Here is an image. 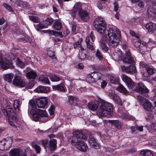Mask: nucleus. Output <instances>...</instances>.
Returning a JSON list of instances; mask_svg holds the SVG:
<instances>
[{"label":"nucleus","instance_id":"obj_1","mask_svg":"<svg viewBox=\"0 0 156 156\" xmlns=\"http://www.w3.org/2000/svg\"><path fill=\"white\" fill-rule=\"evenodd\" d=\"M107 24L104 18L98 17L96 18L94 22V26L97 31L102 37V40L100 41V47L102 49L105 51L108 50V48L106 44V37L107 35L108 37V44L111 47L116 46L119 43V39L116 35V32L119 31L118 29L113 30L110 28L107 30V34H105Z\"/></svg>","mask_w":156,"mask_h":156},{"label":"nucleus","instance_id":"obj_2","mask_svg":"<svg viewBox=\"0 0 156 156\" xmlns=\"http://www.w3.org/2000/svg\"><path fill=\"white\" fill-rule=\"evenodd\" d=\"M87 106L88 108L92 111L98 109L97 115L99 117L104 116L110 117L113 115L112 105L105 101L102 100L99 103L97 100H94L89 103Z\"/></svg>","mask_w":156,"mask_h":156},{"label":"nucleus","instance_id":"obj_3","mask_svg":"<svg viewBox=\"0 0 156 156\" xmlns=\"http://www.w3.org/2000/svg\"><path fill=\"white\" fill-rule=\"evenodd\" d=\"M73 137L68 140L69 142L75 146L77 149L83 152L86 151L88 147L84 141L81 140L85 137L84 136H83L81 131L75 130L73 132Z\"/></svg>","mask_w":156,"mask_h":156},{"label":"nucleus","instance_id":"obj_4","mask_svg":"<svg viewBox=\"0 0 156 156\" xmlns=\"http://www.w3.org/2000/svg\"><path fill=\"white\" fill-rule=\"evenodd\" d=\"M71 14V16L74 18L77 13L80 19L83 20L87 21L89 20V13L88 11L82 8V4L80 2L76 3L73 6L72 10L68 11Z\"/></svg>","mask_w":156,"mask_h":156},{"label":"nucleus","instance_id":"obj_5","mask_svg":"<svg viewBox=\"0 0 156 156\" xmlns=\"http://www.w3.org/2000/svg\"><path fill=\"white\" fill-rule=\"evenodd\" d=\"M30 114L32 115L33 119L37 121L39 119L44 122L48 120L49 118L47 112L44 110L37 109L36 111L31 110Z\"/></svg>","mask_w":156,"mask_h":156},{"label":"nucleus","instance_id":"obj_6","mask_svg":"<svg viewBox=\"0 0 156 156\" xmlns=\"http://www.w3.org/2000/svg\"><path fill=\"white\" fill-rule=\"evenodd\" d=\"M2 111L8 118V122L9 124L13 128H16V126L13 123V122L10 120L11 119L13 121L16 122L17 120V118L16 115L14 112L11 106L9 105L5 107V109L3 108Z\"/></svg>","mask_w":156,"mask_h":156},{"label":"nucleus","instance_id":"obj_7","mask_svg":"<svg viewBox=\"0 0 156 156\" xmlns=\"http://www.w3.org/2000/svg\"><path fill=\"white\" fill-rule=\"evenodd\" d=\"M10 59L4 58L2 55L0 54V66L1 68L3 69H7L9 68L12 69L14 68L12 60L14 59L12 57H10Z\"/></svg>","mask_w":156,"mask_h":156},{"label":"nucleus","instance_id":"obj_8","mask_svg":"<svg viewBox=\"0 0 156 156\" xmlns=\"http://www.w3.org/2000/svg\"><path fill=\"white\" fill-rule=\"evenodd\" d=\"M137 98L138 100L140 101V105L146 110L150 111L153 108V106L148 100L140 95H138Z\"/></svg>","mask_w":156,"mask_h":156},{"label":"nucleus","instance_id":"obj_9","mask_svg":"<svg viewBox=\"0 0 156 156\" xmlns=\"http://www.w3.org/2000/svg\"><path fill=\"white\" fill-rule=\"evenodd\" d=\"M12 140L11 137H7L0 141V150L3 151L10 148Z\"/></svg>","mask_w":156,"mask_h":156},{"label":"nucleus","instance_id":"obj_10","mask_svg":"<svg viewBox=\"0 0 156 156\" xmlns=\"http://www.w3.org/2000/svg\"><path fill=\"white\" fill-rule=\"evenodd\" d=\"M130 34L131 36L133 37V45L136 48H139V47H140L141 48V44L143 45L144 42L141 41L140 38V36L133 31H130Z\"/></svg>","mask_w":156,"mask_h":156},{"label":"nucleus","instance_id":"obj_11","mask_svg":"<svg viewBox=\"0 0 156 156\" xmlns=\"http://www.w3.org/2000/svg\"><path fill=\"white\" fill-rule=\"evenodd\" d=\"M95 39V37L94 34L92 32L88 35L86 37L85 41L87 47L91 50L94 49V44L91 42H94Z\"/></svg>","mask_w":156,"mask_h":156},{"label":"nucleus","instance_id":"obj_12","mask_svg":"<svg viewBox=\"0 0 156 156\" xmlns=\"http://www.w3.org/2000/svg\"><path fill=\"white\" fill-rule=\"evenodd\" d=\"M122 80L126 83V85L129 89L134 90L136 85L135 83L133 82L130 78L125 75H122L121 76Z\"/></svg>","mask_w":156,"mask_h":156},{"label":"nucleus","instance_id":"obj_13","mask_svg":"<svg viewBox=\"0 0 156 156\" xmlns=\"http://www.w3.org/2000/svg\"><path fill=\"white\" fill-rule=\"evenodd\" d=\"M9 156H27V154L20 148H13L9 151Z\"/></svg>","mask_w":156,"mask_h":156},{"label":"nucleus","instance_id":"obj_14","mask_svg":"<svg viewBox=\"0 0 156 156\" xmlns=\"http://www.w3.org/2000/svg\"><path fill=\"white\" fill-rule=\"evenodd\" d=\"M121 67L122 71L124 72L131 74H135L137 72L136 67L133 65H130L128 66H122Z\"/></svg>","mask_w":156,"mask_h":156},{"label":"nucleus","instance_id":"obj_15","mask_svg":"<svg viewBox=\"0 0 156 156\" xmlns=\"http://www.w3.org/2000/svg\"><path fill=\"white\" fill-rule=\"evenodd\" d=\"M134 90L141 94H143L144 93H147L149 91L148 89L141 83H139L136 85Z\"/></svg>","mask_w":156,"mask_h":156},{"label":"nucleus","instance_id":"obj_16","mask_svg":"<svg viewBox=\"0 0 156 156\" xmlns=\"http://www.w3.org/2000/svg\"><path fill=\"white\" fill-rule=\"evenodd\" d=\"M148 33L152 34L156 30V24L152 22H149L143 26Z\"/></svg>","mask_w":156,"mask_h":156},{"label":"nucleus","instance_id":"obj_17","mask_svg":"<svg viewBox=\"0 0 156 156\" xmlns=\"http://www.w3.org/2000/svg\"><path fill=\"white\" fill-rule=\"evenodd\" d=\"M13 84L16 86L23 87L25 85V83L24 80L21 79L20 76L16 75L13 81Z\"/></svg>","mask_w":156,"mask_h":156},{"label":"nucleus","instance_id":"obj_18","mask_svg":"<svg viewBox=\"0 0 156 156\" xmlns=\"http://www.w3.org/2000/svg\"><path fill=\"white\" fill-rule=\"evenodd\" d=\"M48 100L46 97H41L36 101L37 106L39 108H44L47 105Z\"/></svg>","mask_w":156,"mask_h":156},{"label":"nucleus","instance_id":"obj_19","mask_svg":"<svg viewBox=\"0 0 156 156\" xmlns=\"http://www.w3.org/2000/svg\"><path fill=\"white\" fill-rule=\"evenodd\" d=\"M26 77L30 79H34L37 76L36 73L33 70L27 68L26 69Z\"/></svg>","mask_w":156,"mask_h":156},{"label":"nucleus","instance_id":"obj_20","mask_svg":"<svg viewBox=\"0 0 156 156\" xmlns=\"http://www.w3.org/2000/svg\"><path fill=\"white\" fill-rule=\"evenodd\" d=\"M126 57L123 59V61L125 62L132 64L134 62L133 58L131 56L129 50H128L125 53Z\"/></svg>","mask_w":156,"mask_h":156},{"label":"nucleus","instance_id":"obj_21","mask_svg":"<svg viewBox=\"0 0 156 156\" xmlns=\"http://www.w3.org/2000/svg\"><path fill=\"white\" fill-rule=\"evenodd\" d=\"M108 96L110 98L113 100L115 103L118 104H122V101L119 97L116 94L113 92L109 93Z\"/></svg>","mask_w":156,"mask_h":156},{"label":"nucleus","instance_id":"obj_22","mask_svg":"<svg viewBox=\"0 0 156 156\" xmlns=\"http://www.w3.org/2000/svg\"><path fill=\"white\" fill-rule=\"evenodd\" d=\"M49 90L50 89L48 87L42 86L38 87L35 89V91L38 93H47Z\"/></svg>","mask_w":156,"mask_h":156},{"label":"nucleus","instance_id":"obj_23","mask_svg":"<svg viewBox=\"0 0 156 156\" xmlns=\"http://www.w3.org/2000/svg\"><path fill=\"white\" fill-rule=\"evenodd\" d=\"M88 142L91 146L95 148H97L100 146L99 144L95 139L94 137L91 136H89Z\"/></svg>","mask_w":156,"mask_h":156},{"label":"nucleus","instance_id":"obj_24","mask_svg":"<svg viewBox=\"0 0 156 156\" xmlns=\"http://www.w3.org/2000/svg\"><path fill=\"white\" fill-rule=\"evenodd\" d=\"M109 78L112 83L114 84H119V79L118 76L112 75H110Z\"/></svg>","mask_w":156,"mask_h":156},{"label":"nucleus","instance_id":"obj_25","mask_svg":"<svg viewBox=\"0 0 156 156\" xmlns=\"http://www.w3.org/2000/svg\"><path fill=\"white\" fill-rule=\"evenodd\" d=\"M52 88L54 90H56L59 91H65L66 89L64 84L62 83L57 85L53 86Z\"/></svg>","mask_w":156,"mask_h":156},{"label":"nucleus","instance_id":"obj_26","mask_svg":"<svg viewBox=\"0 0 156 156\" xmlns=\"http://www.w3.org/2000/svg\"><path fill=\"white\" fill-rule=\"evenodd\" d=\"M21 104V103L18 100H16L14 101L13 105V107L16 112L19 114L20 112L19 107Z\"/></svg>","mask_w":156,"mask_h":156},{"label":"nucleus","instance_id":"obj_27","mask_svg":"<svg viewBox=\"0 0 156 156\" xmlns=\"http://www.w3.org/2000/svg\"><path fill=\"white\" fill-rule=\"evenodd\" d=\"M45 33L48 34L50 35H54L56 36H57L60 38L62 37V33L58 32L53 31L50 30H45Z\"/></svg>","mask_w":156,"mask_h":156},{"label":"nucleus","instance_id":"obj_28","mask_svg":"<svg viewBox=\"0 0 156 156\" xmlns=\"http://www.w3.org/2000/svg\"><path fill=\"white\" fill-rule=\"evenodd\" d=\"M119 115L123 119H129L132 118V117L129 115L126 111H125L122 112L120 111V112H119Z\"/></svg>","mask_w":156,"mask_h":156},{"label":"nucleus","instance_id":"obj_29","mask_svg":"<svg viewBox=\"0 0 156 156\" xmlns=\"http://www.w3.org/2000/svg\"><path fill=\"white\" fill-rule=\"evenodd\" d=\"M49 148L51 151H54L56 147L57 141L54 139H51L49 142Z\"/></svg>","mask_w":156,"mask_h":156},{"label":"nucleus","instance_id":"obj_30","mask_svg":"<svg viewBox=\"0 0 156 156\" xmlns=\"http://www.w3.org/2000/svg\"><path fill=\"white\" fill-rule=\"evenodd\" d=\"M140 156H154V155L151 150H143L140 151Z\"/></svg>","mask_w":156,"mask_h":156},{"label":"nucleus","instance_id":"obj_31","mask_svg":"<svg viewBox=\"0 0 156 156\" xmlns=\"http://www.w3.org/2000/svg\"><path fill=\"white\" fill-rule=\"evenodd\" d=\"M147 14L148 17L150 16L153 18L156 15V10L151 8H149L147 9Z\"/></svg>","mask_w":156,"mask_h":156},{"label":"nucleus","instance_id":"obj_32","mask_svg":"<svg viewBox=\"0 0 156 156\" xmlns=\"http://www.w3.org/2000/svg\"><path fill=\"white\" fill-rule=\"evenodd\" d=\"M37 31L39 30L40 29L47 28L48 27V24L45 23H39L38 24L34 25Z\"/></svg>","mask_w":156,"mask_h":156},{"label":"nucleus","instance_id":"obj_33","mask_svg":"<svg viewBox=\"0 0 156 156\" xmlns=\"http://www.w3.org/2000/svg\"><path fill=\"white\" fill-rule=\"evenodd\" d=\"M116 90L119 92L125 94H127L128 93L126 89L121 84H119V86L117 88Z\"/></svg>","mask_w":156,"mask_h":156},{"label":"nucleus","instance_id":"obj_34","mask_svg":"<svg viewBox=\"0 0 156 156\" xmlns=\"http://www.w3.org/2000/svg\"><path fill=\"white\" fill-rule=\"evenodd\" d=\"M84 51L83 48L82 49V50H81V51H80L79 54V57L81 61H83L86 58L87 56Z\"/></svg>","mask_w":156,"mask_h":156},{"label":"nucleus","instance_id":"obj_35","mask_svg":"<svg viewBox=\"0 0 156 156\" xmlns=\"http://www.w3.org/2000/svg\"><path fill=\"white\" fill-rule=\"evenodd\" d=\"M13 74L12 73H10L5 75L4 77L5 81L10 83L12 81L13 77Z\"/></svg>","mask_w":156,"mask_h":156},{"label":"nucleus","instance_id":"obj_36","mask_svg":"<svg viewBox=\"0 0 156 156\" xmlns=\"http://www.w3.org/2000/svg\"><path fill=\"white\" fill-rule=\"evenodd\" d=\"M37 106L36 103V104L34 101L32 100H30L29 103V107L30 106L32 108L31 111L32 110L36 111L37 109Z\"/></svg>","mask_w":156,"mask_h":156},{"label":"nucleus","instance_id":"obj_37","mask_svg":"<svg viewBox=\"0 0 156 156\" xmlns=\"http://www.w3.org/2000/svg\"><path fill=\"white\" fill-rule=\"evenodd\" d=\"M49 77L51 81L52 82H57L61 79L60 77L53 74L50 75Z\"/></svg>","mask_w":156,"mask_h":156},{"label":"nucleus","instance_id":"obj_38","mask_svg":"<svg viewBox=\"0 0 156 156\" xmlns=\"http://www.w3.org/2000/svg\"><path fill=\"white\" fill-rule=\"evenodd\" d=\"M91 74L92 75V76L93 77L95 82L98 80H99L101 78V75L100 73H98L94 72L93 73H92Z\"/></svg>","mask_w":156,"mask_h":156},{"label":"nucleus","instance_id":"obj_39","mask_svg":"<svg viewBox=\"0 0 156 156\" xmlns=\"http://www.w3.org/2000/svg\"><path fill=\"white\" fill-rule=\"evenodd\" d=\"M146 70L147 71L149 75H152L156 72V70L153 68L148 66L146 67Z\"/></svg>","mask_w":156,"mask_h":156},{"label":"nucleus","instance_id":"obj_40","mask_svg":"<svg viewBox=\"0 0 156 156\" xmlns=\"http://www.w3.org/2000/svg\"><path fill=\"white\" fill-rule=\"evenodd\" d=\"M112 123L113 124L115 127L118 129H120L122 127L121 123L118 120H114L111 121Z\"/></svg>","mask_w":156,"mask_h":156},{"label":"nucleus","instance_id":"obj_41","mask_svg":"<svg viewBox=\"0 0 156 156\" xmlns=\"http://www.w3.org/2000/svg\"><path fill=\"white\" fill-rule=\"evenodd\" d=\"M82 41V39L81 38H80L79 39L77 42L74 44V47L75 48H76L77 47H79L80 48V49L82 50V49H83L81 45V42Z\"/></svg>","mask_w":156,"mask_h":156},{"label":"nucleus","instance_id":"obj_42","mask_svg":"<svg viewBox=\"0 0 156 156\" xmlns=\"http://www.w3.org/2000/svg\"><path fill=\"white\" fill-rule=\"evenodd\" d=\"M93 75L91 74H88L86 78V80L89 83H94L95 82Z\"/></svg>","mask_w":156,"mask_h":156},{"label":"nucleus","instance_id":"obj_43","mask_svg":"<svg viewBox=\"0 0 156 156\" xmlns=\"http://www.w3.org/2000/svg\"><path fill=\"white\" fill-rule=\"evenodd\" d=\"M132 2L134 3H138V6L141 8H143L144 6L143 2L142 0H130Z\"/></svg>","mask_w":156,"mask_h":156},{"label":"nucleus","instance_id":"obj_44","mask_svg":"<svg viewBox=\"0 0 156 156\" xmlns=\"http://www.w3.org/2000/svg\"><path fill=\"white\" fill-rule=\"evenodd\" d=\"M95 56L99 60H101L103 58V55L98 49L97 50L95 53Z\"/></svg>","mask_w":156,"mask_h":156},{"label":"nucleus","instance_id":"obj_45","mask_svg":"<svg viewBox=\"0 0 156 156\" xmlns=\"http://www.w3.org/2000/svg\"><path fill=\"white\" fill-rule=\"evenodd\" d=\"M54 27L56 30H58L61 28V23L58 21H56L53 25Z\"/></svg>","mask_w":156,"mask_h":156},{"label":"nucleus","instance_id":"obj_46","mask_svg":"<svg viewBox=\"0 0 156 156\" xmlns=\"http://www.w3.org/2000/svg\"><path fill=\"white\" fill-rule=\"evenodd\" d=\"M32 146L36 150L37 154H38L40 153L41 150V148L38 145L34 143H33L32 144Z\"/></svg>","mask_w":156,"mask_h":156},{"label":"nucleus","instance_id":"obj_47","mask_svg":"<svg viewBox=\"0 0 156 156\" xmlns=\"http://www.w3.org/2000/svg\"><path fill=\"white\" fill-rule=\"evenodd\" d=\"M16 64L18 66L21 68H23L25 66L24 63L18 58L16 61Z\"/></svg>","mask_w":156,"mask_h":156},{"label":"nucleus","instance_id":"obj_48","mask_svg":"<svg viewBox=\"0 0 156 156\" xmlns=\"http://www.w3.org/2000/svg\"><path fill=\"white\" fill-rule=\"evenodd\" d=\"M55 108L54 106L53 105H51L50 107L48 109L49 112L51 116V118L53 117V115L54 114V112L55 111Z\"/></svg>","mask_w":156,"mask_h":156},{"label":"nucleus","instance_id":"obj_49","mask_svg":"<svg viewBox=\"0 0 156 156\" xmlns=\"http://www.w3.org/2000/svg\"><path fill=\"white\" fill-rule=\"evenodd\" d=\"M34 80H32L30 82H29L28 84H26L25 83V85L24 86H25L26 87L30 89L31 88L34 86Z\"/></svg>","mask_w":156,"mask_h":156},{"label":"nucleus","instance_id":"obj_50","mask_svg":"<svg viewBox=\"0 0 156 156\" xmlns=\"http://www.w3.org/2000/svg\"><path fill=\"white\" fill-rule=\"evenodd\" d=\"M29 17L30 20H32L34 23H37L39 21L38 17L35 16H29Z\"/></svg>","mask_w":156,"mask_h":156},{"label":"nucleus","instance_id":"obj_51","mask_svg":"<svg viewBox=\"0 0 156 156\" xmlns=\"http://www.w3.org/2000/svg\"><path fill=\"white\" fill-rule=\"evenodd\" d=\"M41 81L44 84H50V81L46 76L43 77V78L41 80Z\"/></svg>","mask_w":156,"mask_h":156},{"label":"nucleus","instance_id":"obj_52","mask_svg":"<svg viewBox=\"0 0 156 156\" xmlns=\"http://www.w3.org/2000/svg\"><path fill=\"white\" fill-rule=\"evenodd\" d=\"M69 101L70 104H72L77 100V98L73 96H70L68 97Z\"/></svg>","mask_w":156,"mask_h":156},{"label":"nucleus","instance_id":"obj_53","mask_svg":"<svg viewBox=\"0 0 156 156\" xmlns=\"http://www.w3.org/2000/svg\"><path fill=\"white\" fill-rule=\"evenodd\" d=\"M3 6L9 12H12L13 11L12 8L9 5L7 4L4 3L3 4Z\"/></svg>","mask_w":156,"mask_h":156},{"label":"nucleus","instance_id":"obj_54","mask_svg":"<svg viewBox=\"0 0 156 156\" xmlns=\"http://www.w3.org/2000/svg\"><path fill=\"white\" fill-rule=\"evenodd\" d=\"M47 54L49 57L51 58L53 60L55 59L54 56V53L53 51H48L47 52Z\"/></svg>","mask_w":156,"mask_h":156},{"label":"nucleus","instance_id":"obj_55","mask_svg":"<svg viewBox=\"0 0 156 156\" xmlns=\"http://www.w3.org/2000/svg\"><path fill=\"white\" fill-rule=\"evenodd\" d=\"M53 22V19L52 18H48L46 19L45 21L44 22L45 23H47L48 24H51Z\"/></svg>","mask_w":156,"mask_h":156},{"label":"nucleus","instance_id":"obj_56","mask_svg":"<svg viewBox=\"0 0 156 156\" xmlns=\"http://www.w3.org/2000/svg\"><path fill=\"white\" fill-rule=\"evenodd\" d=\"M134 129V130H135V129H136V130H138L140 132L142 131L143 130V126H135Z\"/></svg>","mask_w":156,"mask_h":156},{"label":"nucleus","instance_id":"obj_57","mask_svg":"<svg viewBox=\"0 0 156 156\" xmlns=\"http://www.w3.org/2000/svg\"><path fill=\"white\" fill-rule=\"evenodd\" d=\"M28 39L31 45L34 47H36V44L33 40L31 39L30 37L28 38Z\"/></svg>","mask_w":156,"mask_h":156},{"label":"nucleus","instance_id":"obj_58","mask_svg":"<svg viewBox=\"0 0 156 156\" xmlns=\"http://www.w3.org/2000/svg\"><path fill=\"white\" fill-rule=\"evenodd\" d=\"M122 105H119L121 106H122L123 105L124 107H128L129 105V103L126 101H122Z\"/></svg>","mask_w":156,"mask_h":156},{"label":"nucleus","instance_id":"obj_59","mask_svg":"<svg viewBox=\"0 0 156 156\" xmlns=\"http://www.w3.org/2000/svg\"><path fill=\"white\" fill-rule=\"evenodd\" d=\"M150 127L152 129L156 130V122L152 123Z\"/></svg>","mask_w":156,"mask_h":156},{"label":"nucleus","instance_id":"obj_60","mask_svg":"<svg viewBox=\"0 0 156 156\" xmlns=\"http://www.w3.org/2000/svg\"><path fill=\"white\" fill-rule=\"evenodd\" d=\"M107 84V83L105 80L102 81L101 83V87L102 88H104Z\"/></svg>","mask_w":156,"mask_h":156},{"label":"nucleus","instance_id":"obj_61","mask_svg":"<svg viewBox=\"0 0 156 156\" xmlns=\"http://www.w3.org/2000/svg\"><path fill=\"white\" fill-rule=\"evenodd\" d=\"M114 11L117 12L118 10V5L117 2H115L114 4Z\"/></svg>","mask_w":156,"mask_h":156},{"label":"nucleus","instance_id":"obj_62","mask_svg":"<svg viewBox=\"0 0 156 156\" xmlns=\"http://www.w3.org/2000/svg\"><path fill=\"white\" fill-rule=\"evenodd\" d=\"M97 6L98 9L101 10L103 8V6L100 2H98L97 3Z\"/></svg>","mask_w":156,"mask_h":156},{"label":"nucleus","instance_id":"obj_63","mask_svg":"<svg viewBox=\"0 0 156 156\" xmlns=\"http://www.w3.org/2000/svg\"><path fill=\"white\" fill-rule=\"evenodd\" d=\"M140 67H142L143 68H145V69H146V67H148V66L147 65H145L144 62H140Z\"/></svg>","mask_w":156,"mask_h":156},{"label":"nucleus","instance_id":"obj_64","mask_svg":"<svg viewBox=\"0 0 156 156\" xmlns=\"http://www.w3.org/2000/svg\"><path fill=\"white\" fill-rule=\"evenodd\" d=\"M48 141L47 140H42V144L44 147H45L46 145L48 143Z\"/></svg>","mask_w":156,"mask_h":156}]
</instances>
